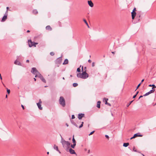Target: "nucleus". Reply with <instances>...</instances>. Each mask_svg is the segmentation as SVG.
I'll return each mask as SVG.
<instances>
[{
    "label": "nucleus",
    "instance_id": "7",
    "mask_svg": "<svg viewBox=\"0 0 156 156\" xmlns=\"http://www.w3.org/2000/svg\"><path fill=\"white\" fill-rule=\"evenodd\" d=\"M68 151H69L70 154H76V153L75 152L74 150L73 149L71 148H70L69 149V148Z\"/></svg>",
    "mask_w": 156,
    "mask_h": 156
},
{
    "label": "nucleus",
    "instance_id": "36",
    "mask_svg": "<svg viewBox=\"0 0 156 156\" xmlns=\"http://www.w3.org/2000/svg\"><path fill=\"white\" fill-rule=\"evenodd\" d=\"M77 71L79 72H80V68H78L77 69Z\"/></svg>",
    "mask_w": 156,
    "mask_h": 156
},
{
    "label": "nucleus",
    "instance_id": "17",
    "mask_svg": "<svg viewBox=\"0 0 156 156\" xmlns=\"http://www.w3.org/2000/svg\"><path fill=\"white\" fill-rule=\"evenodd\" d=\"M14 64L16 65H20V62L17 60H16L14 62Z\"/></svg>",
    "mask_w": 156,
    "mask_h": 156
},
{
    "label": "nucleus",
    "instance_id": "9",
    "mask_svg": "<svg viewBox=\"0 0 156 156\" xmlns=\"http://www.w3.org/2000/svg\"><path fill=\"white\" fill-rule=\"evenodd\" d=\"M37 72H38V71L35 68H32V70L31 71V72L33 73L35 75L36 73H37Z\"/></svg>",
    "mask_w": 156,
    "mask_h": 156
},
{
    "label": "nucleus",
    "instance_id": "24",
    "mask_svg": "<svg viewBox=\"0 0 156 156\" xmlns=\"http://www.w3.org/2000/svg\"><path fill=\"white\" fill-rule=\"evenodd\" d=\"M76 145V144H72L71 145V146L72 148H74Z\"/></svg>",
    "mask_w": 156,
    "mask_h": 156
},
{
    "label": "nucleus",
    "instance_id": "15",
    "mask_svg": "<svg viewBox=\"0 0 156 156\" xmlns=\"http://www.w3.org/2000/svg\"><path fill=\"white\" fill-rule=\"evenodd\" d=\"M68 63V60L67 59H65L64 62L63 63V64H66Z\"/></svg>",
    "mask_w": 156,
    "mask_h": 156
},
{
    "label": "nucleus",
    "instance_id": "16",
    "mask_svg": "<svg viewBox=\"0 0 156 156\" xmlns=\"http://www.w3.org/2000/svg\"><path fill=\"white\" fill-rule=\"evenodd\" d=\"M46 29L47 30H51V28L50 26H47L46 27Z\"/></svg>",
    "mask_w": 156,
    "mask_h": 156
},
{
    "label": "nucleus",
    "instance_id": "21",
    "mask_svg": "<svg viewBox=\"0 0 156 156\" xmlns=\"http://www.w3.org/2000/svg\"><path fill=\"white\" fill-rule=\"evenodd\" d=\"M155 91V89H152V90H150L149 92H148V93L149 94L153 93Z\"/></svg>",
    "mask_w": 156,
    "mask_h": 156
},
{
    "label": "nucleus",
    "instance_id": "28",
    "mask_svg": "<svg viewBox=\"0 0 156 156\" xmlns=\"http://www.w3.org/2000/svg\"><path fill=\"white\" fill-rule=\"evenodd\" d=\"M6 89H7V92L8 93V94H10V90H9V89H8L7 88H6Z\"/></svg>",
    "mask_w": 156,
    "mask_h": 156
},
{
    "label": "nucleus",
    "instance_id": "64",
    "mask_svg": "<svg viewBox=\"0 0 156 156\" xmlns=\"http://www.w3.org/2000/svg\"><path fill=\"white\" fill-rule=\"evenodd\" d=\"M3 85H4V87H5V85H4V84H3Z\"/></svg>",
    "mask_w": 156,
    "mask_h": 156
},
{
    "label": "nucleus",
    "instance_id": "50",
    "mask_svg": "<svg viewBox=\"0 0 156 156\" xmlns=\"http://www.w3.org/2000/svg\"><path fill=\"white\" fill-rule=\"evenodd\" d=\"M29 62V60H26V62Z\"/></svg>",
    "mask_w": 156,
    "mask_h": 156
},
{
    "label": "nucleus",
    "instance_id": "59",
    "mask_svg": "<svg viewBox=\"0 0 156 156\" xmlns=\"http://www.w3.org/2000/svg\"><path fill=\"white\" fill-rule=\"evenodd\" d=\"M30 31L29 30H28L27 31V32H30Z\"/></svg>",
    "mask_w": 156,
    "mask_h": 156
},
{
    "label": "nucleus",
    "instance_id": "11",
    "mask_svg": "<svg viewBox=\"0 0 156 156\" xmlns=\"http://www.w3.org/2000/svg\"><path fill=\"white\" fill-rule=\"evenodd\" d=\"M88 5L91 7H92L94 6V4L91 1H88Z\"/></svg>",
    "mask_w": 156,
    "mask_h": 156
},
{
    "label": "nucleus",
    "instance_id": "56",
    "mask_svg": "<svg viewBox=\"0 0 156 156\" xmlns=\"http://www.w3.org/2000/svg\"><path fill=\"white\" fill-rule=\"evenodd\" d=\"M133 150L135 152H136L137 151L136 150H134V148L133 149Z\"/></svg>",
    "mask_w": 156,
    "mask_h": 156
},
{
    "label": "nucleus",
    "instance_id": "52",
    "mask_svg": "<svg viewBox=\"0 0 156 156\" xmlns=\"http://www.w3.org/2000/svg\"><path fill=\"white\" fill-rule=\"evenodd\" d=\"M112 53L113 54H114L115 53V52H114V51H112Z\"/></svg>",
    "mask_w": 156,
    "mask_h": 156
},
{
    "label": "nucleus",
    "instance_id": "49",
    "mask_svg": "<svg viewBox=\"0 0 156 156\" xmlns=\"http://www.w3.org/2000/svg\"><path fill=\"white\" fill-rule=\"evenodd\" d=\"M74 125L75 126H76V127H78V126H77V125L76 124L74 123Z\"/></svg>",
    "mask_w": 156,
    "mask_h": 156
},
{
    "label": "nucleus",
    "instance_id": "10",
    "mask_svg": "<svg viewBox=\"0 0 156 156\" xmlns=\"http://www.w3.org/2000/svg\"><path fill=\"white\" fill-rule=\"evenodd\" d=\"M131 14L132 19L133 20L136 16V12H131Z\"/></svg>",
    "mask_w": 156,
    "mask_h": 156
},
{
    "label": "nucleus",
    "instance_id": "30",
    "mask_svg": "<svg viewBox=\"0 0 156 156\" xmlns=\"http://www.w3.org/2000/svg\"><path fill=\"white\" fill-rule=\"evenodd\" d=\"M83 122H82V124L79 126V128H80L82 127L83 126Z\"/></svg>",
    "mask_w": 156,
    "mask_h": 156
},
{
    "label": "nucleus",
    "instance_id": "38",
    "mask_svg": "<svg viewBox=\"0 0 156 156\" xmlns=\"http://www.w3.org/2000/svg\"><path fill=\"white\" fill-rule=\"evenodd\" d=\"M136 11V8H134L133 10V11L132 12H135V11Z\"/></svg>",
    "mask_w": 156,
    "mask_h": 156
},
{
    "label": "nucleus",
    "instance_id": "31",
    "mask_svg": "<svg viewBox=\"0 0 156 156\" xmlns=\"http://www.w3.org/2000/svg\"><path fill=\"white\" fill-rule=\"evenodd\" d=\"M50 55L51 56H53L54 55V53L53 52H51Z\"/></svg>",
    "mask_w": 156,
    "mask_h": 156
},
{
    "label": "nucleus",
    "instance_id": "18",
    "mask_svg": "<svg viewBox=\"0 0 156 156\" xmlns=\"http://www.w3.org/2000/svg\"><path fill=\"white\" fill-rule=\"evenodd\" d=\"M129 144L128 143H124L123 144V146L126 147H127L129 145Z\"/></svg>",
    "mask_w": 156,
    "mask_h": 156
},
{
    "label": "nucleus",
    "instance_id": "44",
    "mask_svg": "<svg viewBox=\"0 0 156 156\" xmlns=\"http://www.w3.org/2000/svg\"><path fill=\"white\" fill-rule=\"evenodd\" d=\"M136 94H135V95H134L133 97V98H136Z\"/></svg>",
    "mask_w": 156,
    "mask_h": 156
},
{
    "label": "nucleus",
    "instance_id": "14",
    "mask_svg": "<svg viewBox=\"0 0 156 156\" xmlns=\"http://www.w3.org/2000/svg\"><path fill=\"white\" fill-rule=\"evenodd\" d=\"M100 104H101V101H98L97 102V107L98 108H100Z\"/></svg>",
    "mask_w": 156,
    "mask_h": 156
},
{
    "label": "nucleus",
    "instance_id": "53",
    "mask_svg": "<svg viewBox=\"0 0 156 156\" xmlns=\"http://www.w3.org/2000/svg\"><path fill=\"white\" fill-rule=\"evenodd\" d=\"M58 151L59 152V153H61V152L58 150V151Z\"/></svg>",
    "mask_w": 156,
    "mask_h": 156
},
{
    "label": "nucleus",
    "instance_id": "41",
    "mask_svg": "<svg viewBox=\"0 0 156 156\" xmlns=\"http://www.w3.org/2000/svg\"><path fill=\"white\" fill-rule=\"evenodd\" d=\"M92 67H94V62H93L92 64Z\"/></svg>",
    "mask_w": 156,
    "mask_h": 156
},
{
    "label": "nucleus",
    "instance_id": "51",
    "mask_svg": "<svg viewBox=\"0 0 156 156\" xmlns=\"http://www.w3.org/2000/svg\"><path fill=\"white\" fill-rule=\"evenodd\" d=\"M135 138V137H133V136L130 138V139L131 140L133 138Z\"/></svg>",
    "mask_w": 156,
    "mask_h": 156
},
{
    "label": "nucleus",
    "instance_id": "47",
    "mask_svg": "<svg viewBox=\"0 0 156 156\" xmlns=\"http://www.w3.org/2000/svg\"><path fill=\"white\" fill-rule=\"evenodd\" d=\"M91 61L90 60H88V62L89 63H91Z\"/></svg>",
    "mask_w": 156,
    "mask_h": 156
},
{
    "label": "nucleus",
    "instance_id": "26",
    "mask_svg": "<svg viewBox=\"0 0 156 156\" xmlns=\"http://www.w3.org/2000/svg\"><path fill=\"white\" fill-rule=\"evenodd\" d=\"M33 13L34 14H36L38 13V12L36 10H34L33 11Z\"/></svg>",
    "mask_w": 156,
    "mask_h": 156
},
{
    "label": "nucleus",
    "instance_id": "34",
    "mask_svg": "<svg viewBox=\"0 0 156 156\" xmlns=\"http://www.w3.org/2000/svg\"><path fill=\"white\" fill-rule=\"evenodd\" d=\"M141 85V83H140L137 86L136 89L135 90H136Z\"/></svg>",
    "mask_w": 156,
    "mask_h": 156
},
{
    "label": "nucleus",
    "instance_id": "4",
    "mask_svg": "<svg viewBox=\"0 0 156 156\" xmlns=\"http://www.w3.org/2000/svg\"><path fill=\"white\" fill-rule=\"evenodd\" d=\"M37 43H35L34 42H32L31 40L28 41V44L29 46L31 47L32 46H36V45L37 44Z\"/></svg>",
    "mask_w": 156,
    "mask_h": 156
},
{
    "label": "nucleus",
    "instance_id": "29",
    "mask_svg": "<svg viewBox=\"0 0 156 156\" xmlns=\"http://www.w3.org/2000/svg\"><path fill=\"white\" fill-rule=\"evenodd\" d=\"M83 21H84V22L86 24V25L88 26V23H87V21L85 19H84L83 20Z\"/></svg>",
    "mask_w": 156,
    "mask_h": 156
},
{
    "label": "nucleus",
    "instance_id": "13",
    "mask_svg": "<svg viewBox=\"0 0 156 156\" xmlns=\"http://www.w3.org/2000/svg\"><path fill=\"white\" fill-rule=\"evenodd\" d=\"M35 75V77H40V76L41 75V74L38 71L37 72V73H36Z\"/></svg>",
    "mask_w": 156,
    "mask_h": 156
},
{
    "label": "nucleus",
    "instance_id": "20",
    "mask_svg": "<svg viewBox=\"0 0 156 156\" xmlns=\"http://www.w3.org/2000/svg\"><path fill=\"white\" fill-rule=\"evenodd\" d=\"M148 86H149V87H153L152 88V89L156 87V86L154 84H152V85L150 84V85H149Z\"/></svg>",
    "mask_w": 156,
    "mask_h": 156
},
{
    "label": "nucleus",
    "instance_id": "22",
    "mask_svg": "<svg viewBox=\"0 0 156 156\" xmlns=\"http://www.w3.org/2000/svg\"><path fill=\"white\" fill-rule=\"evenodd\" d=\"M72 141L73 144H76V140L74 138V136L73 135V138L72 139Z\"/></svg>",
    "mask_w": 156,
    "mask_h": 156
},
{
    "label": "nucleus",
    "instance_id": "33",
    "mask_svg": "<svg viewBox=\"0 0 156 156\" xmlns=\"http://www.w3.org/2000/svg\"><path fill=\"white\" fill-rule=\"evenodd\" d=\"M149 94L148 93V92H147L143 96H147V95H148Z\"/></svg>",
    "mask_w": 156,
    "mask_h": 156
},
{
    "label": "nucleus",
    "instance_id": "39",
    "mask_svg": "<svg viewBox=\"0 0 156 156\" xmlns=\"http://www.w3.org/2000/svg\"><path fill=\"white\" fill-rule=\"evenodd\" d=\"M39 77L41 80L42 79V78H43V76L41 75V76H40V77Z\"/></svg>",
    "mask_w": 156,
    "mask_h": 156
},
{
    "label": "nucleus",
    "instance_id": "3",
    "mask_svg": "<svg viewBox=\"0 0 156 156\" xmlns=\"http://www.w3.org/2000/svg\"><path fill=\"white\" fill-rule=\"evenodd\" d=\"M59 103L60 105H62L63 107L65 106V101L64 98L62 96L60 97L59 100Z\"/></svg>",
    "mask_w": 156,
    "mask_h": 156
},
{
    "label": "nucleus",
    "instance_id": "35",
    "mask_svg": "<svg viewBox=\"0 0 156 156\" xmlns=\"http://www.w3.org/2000/svg\"><path fill=\"white\" fill-rule=\"evenodd\" d=\"M133 101H131L129 104H127V107H128L131 104V103L133 102Z\"/></svg>",
    "mask_w": 156,
    "mask_h": 156
},
{
    "label": "nucleus",
    "instance_id": "40",
    "mask_svg": "<svg viewBox=\"0 0 156 156\" xmlns=\"http://www.w3.org/2000/svg\"><path fill=\"white\" fill-rule=\"evenodd\" d=\"M39 77L41 80L42 79V78H43V76L41 75V76H40V77Z\"/></svg>",
    "mask_w": 156,
    "mask_h": 156
},
{
    "label": "nucleus",
    "instance_id": "58",
    "mask_svg": "<svg viewBox=\"0 0 156 156\" xmlns=\"http://www.w3.org/2000/svg\"><path fill=\"white\" fill-rule=\"evenodd\" d=\"M66 126H68L69 125H68L67 124H66Z\"/></svg>",
    "mask_w": 156,
    "mask_h": 156
},
{
    "label": "nucleus",
    "instance_id": "60",
    "mask_svg": "<svg viewBox=\"0 0 156 156\" xmlns=\"http://www.w3.org/2000/svg\"><path fill=\"white\" fill-rule=\"evenodd\" d=\"M6 9L7 10L9 9V7H7Z\"/></svg>",
    "mask_w": 156,
    "mask_h": 156
},
{
    "label": "nucleus",
    "instance_id": "5",
    "mask_svg": "<svg viewBox=\"0 0 156 156\" xmlns=\"http://www.w3.org/2000/svg\"><path fill=\"white\" fill-rule=\"evenodd\" d=\"M41 103L42 101L40 99L39 102L37 103V105L38 106V108L41 110H42L43 108L41 105Z\"/></svg>",
    "mask_w": 156,
    "mask_h": 156
},
{
    "label": "nucleus",
    "instance_id": "63",
    "mask_svg": "<svg viewBox=\"0 0 156 156\" xmlns=\"http://www.w3.org/2000/svg\"><path fill=\"white\" fill-rule=\"evenodd\" d=\"M7 95H6V98H7Z\"/></svg>",
    "mask_w": 156,
    "mask_h": 156
},
{
    "label": "nucleus",
    "instance_id": "43",
    "mask_svg": "<svg viewBox=\"0 0 156 156\" xmlns=\"http://www.w3.org/2000/svg\"><path fill=\"white\" fill-rule=\"evenodd\" d=\"M21 107L23 109H24V108H25L24 107L23 105H21Z\"/></svg>",
    "mask_w": 156,
    "mask_h": 156
},
{
    "label": "nucleus",
    "instance_id": "8",
    "mask_svg": "<svg viewBox=\"0 0 156 156\" xmlns=\"http://www.w3.org/2000/svg\"><path fill=\"white\" fill-rule=\"evenodd\" d=\"M84 114L82 113H80L78 115V118L79 119H81L82 118L84 117Z\"/></svg>",
    "mask_w": 156,
    "mask_h": 156
},
{
    "label": "nucleus",
    "instance_id": "1",
    "mask_svg": "<svg viewBox=\"0 0 156 156\" xmlns=\"http://www.w3.org/2000/svg\"><path fill=\"white\" fill-rule=\"evenodd\" d=\"M86 67H85L84 69L83 68V66H82V73H78L77 74V76L78 78H80L83 79H86L88 77V74L86 72Z\"/></svg>",
    "mask_w": 156,
    "mask_h": 156
},
{
    "label": "nucleus",
    "instance_id": "62",
    "mask_svg": "<svg viewBox=\"0 0 156 156\" xmlns=\"http://www.w3.org/2000/svg\"><path fill=\"white\" fill-rule=\"evenodd\" d=\"M62 79H63V80H65V78H64V77H63L62 78Z\"/></svg>",
    "mask_w": 156,
    "mask_h": 156
},
{
    "label": "nucleus",
    "instance_id": "46",
    "mask_svg": "<svg viewBox=\"0 0 156 156\" xmlns=\"http://www.w3.org/2000/svg\"><path fill=\"white\" fill-rule=\"evenodd\" d=\"M0 78L1 80H2V77L1 76V74L0 73Z\"/></svg>",
    "mask_w": 156,
    "mask_h": 156
},
{
    "label": "nucleus",
    "instance_id": "23",
    "mask_svg": "<svg viewBox=\"0 0 156 156\" xmlns=\"http://www.w3.org/2000/svg\"><path fill=\"white\" fill-rule=\"evenodd\" d=\"M104 100H105V104H108L107 102V101L108 100V98H104Z\"/></svg>",
    "mask_w": 156,
    "mask_h": 156
},
{
    "label": "nucleus",
    "instance_id": "55",
    "mask_svg": "<svg viewBox=\"0 0 156 156\" xmlns=\"http://www.w3.org/2000/svg\"><path fill=\"white\" fill-rule=\"evenodd\" d=\"M144 81V79H143V80H141V82H143Z\"/></svg>",
    "mask_w": 156,
    "mask_h": 156
},
{
    "label": "nucleus",
    "instance_id": "32",
    "mask_svg": "<svg viewBox=\"0 0 156 156\" xmlns=\"http://www.w3.org/2000/svg\"><path fill=\"white\" fill-rule=\"evenodd\" d=\"M95 132V131H92V132H91V133H90L88 134V135L89 136H90V135H91L94 132Z\"/></svg>",
    "mask_w": 156,
    "mask_h": 156
},
{
    "label": "nucleus",
    "instance_id": "42",
    "mask_svg": "<svg viewBox=\"0 0 156 156\" xmlns=\"http://www.w3.org/2000/svg\"><path fill=\"white\" fill-rule=\"evenodd\" d=\"M105 136L106 138H107L108 139L109 137L108 135H105Z\"/></svg>",
    "mask_w": 156,
    "mask_h": 156
},
{
    "label": "nucleus",
    "instance_id": "57",
    "mask_svg": "<svg viewBox=\"0 0 156 156\" xmlns=\"http://www.w3.org/2000/svg\"><path fill=\"white\" fill-rule=\"evenodd\" d=\"M34 80L35 81H36V79L35 78H34Z\"/></svg>",
    "mask_w": 156,
    "mask_h": 156
},
{
    "label": "nucleus",
    "instance_id": "19",
    "mask_svg": "<svg viewBox=\"0 0 156 156\" xmlns=\"http://www.w3.org/2000/svg\"><path fill=\"white\" fill-rule=\"evenodd\" d=\"M53 147L54 149L56 150L57 151H58V147L56 146L55 145H54Z\"/></svg>",
    "mask_w": 156,
    "mask_h": 156
},
{
    "label": "nucleus",
    "instance_id": "25",
    "mask_svg": "<svg viewBox=\"0 0 156 156\" xmlns=\"http://www.w3.org/2000/svg\"><path fill=\"white\" fill-rule=\"evenodd\" d=\"M78 85V84L76 83H74L73 84V86L74 87H77Z\"/></svg>",
    "mask_w": 156,
    "mask_h": 156
},
{
    "label": "nucleus",
    "instance_id": "2",
    "mask_svg": "<svg viewBox=\"0 0 156 156\" xmlns=\"http://www.w3.org/2000/svg\"><path fill=\"white\" fill-rule=\"evenodd\" d=\"M61 143H62L63 147L64 148H66V150L67 151H68L70 145V143L69 141H66L64 140L62 137L61 140Z\"/></svg>",
    "mask_w": 156,
    "mask_h": 156
},
{
    "label": "nucleus",
    "instance_id": "48",
    "mask_svg": "<svg viewBox=\"0 0 156 156\" xmlns=\"http://www.w3.org/2000/svg\"><path fill=\"white\" fill-rule=\"evenodd\" d=\"M106 104V105H108L109 106H110L111 105V104H109V103H108V104Z\"/></svg>",
    "mask_w": 156,
    "mask_h": 156
},
{
    "label": "nucleus",
    "instance_id": "45",
    "mask_svg": "<svg viewBox=\"0 0 156 156\" xmlns=\"http://www.w3.org/2000/svg\"><path fill=\"white\" fill-rule=\"evenodd\" d=\"M143 96H144L142 95L140 96L139 98V99H140V98L143 97Z\"/></svg>",
    "mask_w": 156,
    "mask_h": 156
},
{
    "label": "nucleus",
    "instance_id": "61",
    "mask_svg": "<svg viewBox=\"0 0 156 156\" xmlns=\"http://www.w3.org/2000/svg\"><path fill=\"white\" fill-rule=\"evenodd\" d=\"M47 154H49V152H47Z\"/></svg>",
    "mask_w": 156,
    "mask_h": 156
},
{
    "label": "nucleus",
    "instance_id": "6",
    "mask_svg": "<svg viewBox=\"0 0 156 156\" xmlns=\"http://www.w3.org/2000/svg\"><path fill=\"white\" fill-rule=\"evenodd\" d=\"M7 13H8V11L7 10L6 11L5 14V15L3 16L2 17L1 21L2 22H4L6 19H7Z\"/></svg>",
    "mask_w": 156,
    "mask_h": 156
},
{
    "label": "nucleus",
    "instance_id": "54",
    "mask_svg": "<svg viewBox=\"0 0 156 156\" xmlns=\"http://www.w3.org/2000/svg\"><path fill=\"white\" fill-rule=\"evenodd\" d=\"M138 93H139V91H137L136 92V95H137L138 94Z\"/></svg>",
    "mask_w": 156,
    "mask_h": 156
},
{
    "label": "nucleus",
    "instance_id": "12",
    "mask_svg": "<svg viewBox=\"0 0 156 156\" xmlns=\"http://www.w3.org/2000/svg\"><path fill=\"white\" fill-rule=\"evenodd\" d=\"M143 135H142L139 134V133H136L134 135L133 137H136L137 136H142Z\"/></svg>",
    "mask_w": 156,
    "mask_h": 156
},
{
    "label": "nucleus",
    "instance_id": "37",
    "mask_svg": "<svg viewBox=\"0 0 156 156\" xmlns=\"http://www.w3.org/2000/svg\"><path fill=\"white\" fill-rule=\"evenodd\" d=\"M75 118V117L74 115H72V119H74Z\"/></svg>",
    "mask_w": 156,
    "mask_h": 156
},
{
    "label": "nucleus",
    "instance_id": "27",
    "mask_svg": "<svg viewBox=\"0 0 156 156\" xmlns=\"http://www.w3.org/2000/svg\"><path fill=\"white\" fill-rule=\"evenodd\" d=\"M41 80H42V81L43 82H44L45 83L46 81V80H45V79L43 77V78H42V79H41Z\"/></svg>",
    "mask_w": 156,
    "mask_h": 156
}]
</instances>
